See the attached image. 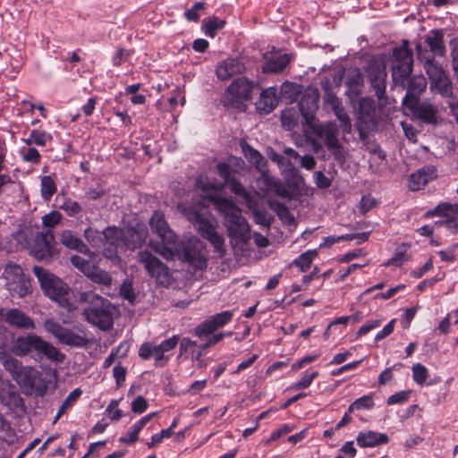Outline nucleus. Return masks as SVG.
<instances>
[{"mask_svg": "<svg viewBox=\"0 0 458 458\" xmlns=\"http://www.w3.org/2000/svg\"><path fill=\"white\" fill-rule=\"evenodd\" d=\"M84 235L86 239L94 245H98V242H101L102 237H104L103 231L99 232L98 230L93 228L86 229Z\"/></svg>", "mask_w": 458, "mask_h": 458, "instance_id": "60", "label": "nucleus"}, {"mask_svg": "<svg viewBox=\"0 0 458 458\" xmlns=\"http://www.w3.org/2000/svg\"><path fill=\"white\" fill-rule=\"evenodd\" d=\"M318 376V371H313L311 373H305L301 379L294 384L293 386V389H305L310 386L312 381Z\"/></svg>", "mask_w": 458, "mask_h": 458, "instance_id": "56", "label": "nucleus"}, {"mask_svg": "<svg viewBox=\"0 0 458 458\" xmlns=\"http://www.w3.org/2000/svg\"><path fill=\"white\" fill-rule=\"evenodd\" d=\"M246 158L253 164L258 169H261L265 165L263 156L253 148L247 146L243 148Z\"/></svg>", "mask_w": 458, "mask_h": 458, "instance_id": "44", "label": "nucleus"}, {"mask_svg": "<svg viewBox=\"0 0 458 458\" xmlns=\"http://www.w3.org/2000/svg\"><path fill=\"white\" fill-rule=\"evenodd\" d=\"M138 261L143 265L148 275L154 278L158 284L169 282V268L151 251L145 250L138 253Z\"/></svg>", "mask_w": 458, "mask_h": 458, "instance_id": "12", "label": "nucleus"}, {"mask_svg": "<svg viewBox=\"0 0 458 458\" xmlns=\"http://www.w3.org/2000/svg\"><path fill=\"white\" fill-rule=\"evenodd\" d=\"M358 122L366 124L367 128H374L377 123V110L372 98H362L357 106Z\"/></svg>", "mask_w": 458, "mask_h": 458, "instance_id": "22", "label": "nucleus"}, {"mask_svg": "<svg viewBox=\"0 0 458 458\" xmlns=\"http://www.w3.org/2000/svg\"><path fill=\"white\" fill-rule=\"evenodd\" d=\"M259 189L265 193H275L276 195L287 198L289 196L288 190L283 183L274 180L268 174L262 173L257 179Z\"/></svg>", "mask_w": 458, "mask_h": 458, "instance_id": "24", "label": "nucleus"}, {"mask_svg": "<svg viewBox=\"0 0 458 458\" xmlns=\"http://www.w3.org/2000/svg\"><path fill=\"white\" fill-rule=\"evenodd\" d=\"M11 351L20 356L36 351L55 361H61L64 358V354L56 348L35 335L18 337L12 345Z\"/></svg>", "mask_w": 458, "mask_h": 458, "instance_id": "9", "label": "nucleus"}, {"mask_svg": "<svg viewBox=\"0 0 458 458\" xmlns=\"http://www.w3.org/2000/svg\"><path fill=\"white\" fill-rule=\"evenodd\" d=\"M431 90H436L444 98H449L453 95V86L447 74L445 73L441 77L430 82Z\"/></svg>", "mask_w": 458, "mask_h": 458, "instance_id": "33", "label": "nucleus"}, {"mask_svg": "<svg viewBox=\"0 0 458 458\" xmlns=\"http://www.w3.org/2000/svg\"><path fill=\"white\" fill-rule=\"evenodd\" d=\"M437 169L435 166H424L411 174L408 186L411 191H419L428 182L437 178Z\"/></svg>", "mask_w": 458, "mask_h": 458, "instance_id": "23", "label": "nucleus"}, {"mask_svg": "<svg viewBox=\"0 0 458 458\" xmlns=\"http://www.w3.org/2000/svg\"><path fill=\"white\" fill-rule=\"evenodd\" d=\"M374 406V402L371 394L363 395L356 399L348 408V412H352L355 410L371 409Z\"/></svg>", "mask_w": 458, "mask_h": 458, "instance_id": "46", "label": "nucleus"}, {"mask_svg": "<svg viewBox=\"0 0 458 458\" xmlns=\"http://www.w3.org/2000/svg\"><path fill=\"white\" fill-rule=\"evenodd\" d=\"M81 394L82 391L80 388H75L74 390H72L59 407V411L64 413L75 403V402L79 399V397Z\"/></svg>", "mask_w": 458, "mask_h": 458, "instance_id": "49", "label": "nucleus"}, {"mask_svg": "<svg viewBox=\"0 0 458 458\" xmlns=\"http://www.w3.org/2000/svg\"><path fill=\"white\" fill-rule=\"evenodd\" d=\"M428 377V372L427 368L420 363H417L412 367V377L413 380L421 385L423 384Z\"/></svg>", "mask_w": 458, "mask_h": 458, "instance_id": "51", "label": "nucleus"}, {"mask_svg": "<svg viewBox=\"0 0 458 458\" xmlns=\"http://www.w3.org/2000/svg\"><path fill=\"white\" fill-rule=\"evenodd\" d=\"M119 294L124 300H127L131 304L134 303L136 295L131 282L125 281L123 283V284L120 287Z\"/></svg>", "mask_w": 458, "mask_h": 458, "instance_id": "52", "label": "nucleus"}, {"mask_svg": "<svg viewBox=\"0 0 458 458\" xmlns=\"http://www.w3.org/2000/svg\"><path fill=\"white\" fill-rule=\"evenodd\" d=\"M305 123L309 126L317 122L315 113L318 108V94L316 90L309 89L303 93L298 104Z\"/></svg>", "mask_w": 458, "mask_h": 458, "instance_id": "19", "label": "nucleus"}, {"mask_svg": "<svg viewBox=\"0 0 458 458\" xmlns=\"http://www.w3.org/2000/svg\"><path fill=\"white\" fill-rule=\"evenodd\" d=\"M104 239L115 247L135 250L146 242L148 230L143 226L118 229L106 227L103 230Z\"/></svg>", "mask_w": 458, "mask_h": 458, "instance_id": "7", "label": "nucleus"}, {"mask_svg": "<svg viewBox=\"0 0 458 458\" xmlns=\"http://www.w3.org/2000/svg\"><path fill=\"white\" fill-rule=\"evenodd\" d=\"M32 140L34 141V144L44 147L47 142L52 140V136L46 131L33 130Z\"/></svg>", "mask_w": 458, "mask_h": 458, "instance_id": "57", "label": "nucleus"}, {"mask_svg": "<svg viewBox=\"0 0 458 458\" xmlns=\"http://www.w3.org/2000/svg\"><path fill=\"white\" fill-rule=\"evenodd\" d=\"M415 119L428 125H437L439 123L438 109L427 100H417L405 106Z\"/></svg>", "mask_w": 458, "mask_h": 458, "instance_id": "14", "label": "nucleus"}, {"mask_svg": "<svg viewBox=\"0 0 458 458\" xmlns=\"http://www.w3.org/2000/svg\"><path fill=\"white\" fill-rule=\"evenodd\" d=\"M335 115L337 117L341 123V127L343 129L344 133L349 134L352 131V122L351 119L344 110V106L341 105L337 108L333 109Z\"/></svg>", "mask_w": 458, "mask_h": 458, "instance_id": "43", "label": "nucleus"}, {"mask_svg": "<svg viewBox=\"0 0 458 458\" xmlns=\"http://www.w3.org/2000/svg\"><path fill=\"white\" fill-rule=\"evenodd\" d=\"M412 66V51L409 47V41L403 40L400 47L394 48L391 61L394 83L406 89V95L403 99V106L420 100V95L427 88L425 77H411Z\"/></svg>", "mask_w": 458, "mask_h": 458, "instance_id": "2", "label": "nucleus"}, {"mask_svg": "<svg viewBox=\"0 0 458 458\" xmlns=\"http://www.w3.org/2000/svg\"><path fill=\"white\" fill-rule=\"evenodd\" d=\"M78 299L85 306L82 315L89 323L104 331L113 327L115 308L109 300L92 291L80 293Z\"/></svg>", "mask_w": 458, "mask_h": 458, "instance_id": "4", "label": "nucleus"}, {"mask_svg": "<svg viewBox=\"0 0 458 458\" xmlns=\"http://www.w3.org/2000/svg\"><path fill=\"white\" fill-rule=\"evenodd\" d=\"M33 272L47 295L57 301L61 307L68 311L72 310L73 305L69 300L68 287L61 280L38 266L33 267Z\"/></svg>", "mask_w": 458, "mask_h": 458, "instance_id": "8", "label": "nucleus"}, {"mask_svg": "<svg viewBox=\"0 0 458 458\" xmlns=\"http://www.w3.org/2000/svg\"><path fill=\"white\" fill-rule=\"evenodd\" d=\"M458 204L450 202H442L436 208L426 213V217H433L435 216H445V220L437 221V225H445L447 228L454 231L458 228Z\"/></svg>", "mask_w": 458, "mask_h": 458, "instance_id": "18", "label": "nucleus"}, {"mask_svg": "<svg viewBox=\"0 0 458 458\" xmlns=\"http://www.w3.org/2000/svg\"><path fill=\"white\" fill-rule=\"evenodd\" d=\"M317 256L316 250H308L302 254H301L297 259H295L290 266H296L300 268L301 272H306L312 263V260Z\"/></svg>", "mask_w": 458, "mask_h": 458, "instance_id": "41", "label": "nucleus"}, {"mask_svg": "<svg viewBox=\"0 0 458 458\" xmlns=\"http://www.w3.org/2000/svg\"><path fill=\"white\" fill-rule=\"evenodd\" d=\"M245 69L241 59L229 57L217 64L216 73L220 81H227L234 75L243 73Z\"/></svg>", "mask_w": 458, "mask_h": 458, "instance_id": "21", "label": "nucleus"}, {"mask_svg": "<svg viewBox=\"0 0 458 458\" xmlns=\"http://www.w3.org/2000/svg\"><path fill=\"white\" fill-rule=\"evenodd\" d=\"M225 25V21L220 20L216 16L208 20H204L202 23V28L207 36L214 38L216 31L221 30Z\"/></svg>", "mask_w": 458, "mask_h": 458, "instance_id": "42", "label": "nucleus"}, {"mask_svg": "<svg viewBox=\"0 0 458 458\" xmlns=\"http://www.w3.org/2000/svg\"><path fill=\"white\" fill-rule=\"evenodd\" d=\"M19 385L34 388L39 380V372L30 367H22L13 378Z\"/></svg>", "mask_w": 458, "mask_h": 458, "instance_id": "31", "label": "nucleus"}, {"mask_svg": "<svg viewBox=\"0 0 458 458\" xmlns=\"http://www.w3.org/2000/svg\"><path fill=\"white\" fill-rule=\"evenodd\" d=\"M0 360L3 363L4 369L12 375L13 378L16 377L23 367L20 360L10 356L4 352H0Z\"/></svg>", "mask_w": 458, "mask_h": 458, "instance_id": "35", "label": "nucleus"}, {"mask_svg": "<svg viewBox=\"0 0 458 458\" xmlns=\"http://www.w3.org/2000/svg\"><path fill=\"white\" fill-rule=\"evenodd\" d=\"M149 225L151 231L160 238L163 243V246L156 248V252L164 259L172 260L177 258L196 270L206 268L207 259L196 243L191 240H178L166 223L163 213L155 211L149 220Z\"/></svg>", "mask_w": 458, "mask_h": 458, "instance_id": "1", "label": "nucleus"}, {"mask_svg": "<svg viewBox=\"0 0 458 458\" xmlns=\"http://www.w3.org/2000/svg\"><path fill=\"white\" fill-rule=\"evenodd\" d=\"M24 161L38 164L40 161V154L35 148H29L22 152Z\"/></svg>", "mask_w": 458, "mask_h": 458, "instance_id": "64", "label": "nucleus"}, {"mask_svg": "<svg viewBox=\"0 0 458 458\" xmlns=\"http://www.w3.org/2000/svg\"><path fill=\"white\" fill-rule=\"evenodd\" d=\"M253 88V82L245 77L235 79L227 88L225 106L243 110L245 106L243 103L250 99Z\"/></svg>", "mask_w": 458, "mask_h": 458, "instance_id": "11", "label": "nucleus"}, {"mask_svg": "<svg viewBox=\"0 0 458 458\" xmlns=\"http://www.w3.org/2000/svg\"><path fill=\"white\" fill-rule=\"evenodd\" d=\"M141 428L135 423L131 430L127 433L126 437H123L120 438V441L125 444H133L135 443L139 437V433Z\"/></svg>", "mask_w": 458, "mask_h": 458, "instance_id": "63", "label": "nucleus"}, {"mask_svg": "<svg viewBox=\"0 0 458 458\" xmlns=\"http://www.w3.org/2000/svg\"><path fill=\"white\" fill-rule=\"evenodd\" d=\"M60 343L74 347H85L89 344V340L66 328Z\"/></svg>", "mask_w": 458, "mask_h": 458, "instance_id": "39", "label": "nucleus"}, {"mask_svg": "<svg viewBox=\"0 0 458 458\" xmlns=\"http://www.w3.org/2000/svg\"><path fill=\"white\" fill-rule=\"evenodd\" d=\"M309 127L311 132L322 141L338 163L344 164L346 161L347 150L338 140L339 126L335 122L318 123L317 121L309 125Z\"/></svg>", "mask_w": 458, "mask_h": 458, "instance_id": "6", "label": "nucleus"}, {"mask_svg": "<svg viewBox=\"0 0 458 458\" xmlns=\"http://www.w3.org/2000/svg\"><path fill=\"white\" fill-rule=\"evenodd\" d=\"M86 276L98 284L105 286H110L112 284V276L107 272L96 266L92 267V269L89 270V273H88Z\"/></svg>", "mask_w": 458, "mask_h": 458, "instance_id": "36", "label": "nucleus"}, {"mask_svg": "<svg viewBox=\"0 0 458 458\" xmlns=\"http://www.w3.org/2000/svg\"><path fill=\"white\" fill-rule=\"evenodd\" d=\"M71 263L77 268H79L85 276L89 273L94 266L90 261L86 260L84 258L73 255L71 257Z\"/></svg>", "mask_w": 458, "mask_h": 458, "instance_id": "48", "label": "nucleus"}, {"mask_svg": "<svg viewBox=\"0 0 458 458\" xmlns=\"http://www.w3.org/2000/svg\"><path fill=\"white\" fill-rule=\"evenodd\" d=\"M233 317V311L232 310H225L215 314L195 327V335L199 337L208 336L229 323Z\"/></svg>", "mask_w": 458, "mask_h": 458, "instance_id": "16", "label": "nucleus"}, {"mask_svg": "<svg viewBox=\"0 0 458 458\" xmlns=\"http://www.w3.org/2000/svg\"><path fill=\"white\" fill-rule=\"evenodd\" d=\"M265 63L262 65L264 72H280L290 63L291 57L287 54H273L265 55Z\"/></svg>", "mask_w": 458, "mask_h": 458, "instance_id": "27", "label": "nucleus"}, {"mask_svg": "<svg viewBox=\"0 0 458 458\" xmlns=\"http://www.w3.org/2000/svg\"><path fill=\"white\" fill-rule=\"evenodd\" d=\"M44 327L46 330L51 333L55 338L60 342L66 328L63 327L59 323L52 320L47 319L44 322Z\"/></svg>", "mask_w": 458, "mask_h": 458, "instance_id": "47", "label": "nucleus"}, {"mask_svg": "<svg viewBox=\"0 0 458 458\" xmlns=\"http://www.w3.org/2000/svg\"><path fill=\"white\" fill-rule=\"evenodd\" d=\"M301 91L302 88L301 85L285 81L281 85L280 96L286 102L293 103L298 98Z\"/></svg>", "mask_w": 458, "mask_h": 458, "instance_id": "34", "label": "nucleus"}, {"mask_svg": "<svg viewBox=\"0 0 458 458\" xmlns=\"http://www.w3.org/2000/svg\"><path fill=\"white\" fill-rule=\"evenodd\" d=\"M54 234L51 230L48 229L46 233L41 232L35 236L31 252L37 259L47 260L54 254Z\"/></svg>", "mask_w": 458, "mask_h": 458, "instance_id": "15", "label": "nucleus"}, {"mask_svg": "<svg viewBox=\"0 0 458 458\" xmlns=\"http://www.w3.org/2000/svg\"><path fill=\"white\" fill-rule=\"evenodd\" d=\"M3 276L5 279L7 290L13 297L22 298L31 292L30 278L23 273L19 265L7 264Z\"/></svg>", "mask_w": 458, "mask_h": 458, "instance_id": "10", "label": "nucleus"}, {"mask_svg": "<svg viewBox=\"0 0 458 458\" xmlns=\"http://www.w3.org/2000/svg\"><path fill=\"white\" fill-rule=\"evenodd\" d=\"M277 104L276 89L270 87L261 91L256 108L259 114H267L271 113Z\"/></svg>", "mask_w": 458, "mask_h": 458, "instance_id": "26", "label": "nucleus"}, {"mask_svg": "<svg viewBox=\"0 0 458 458\" xmlns=\"http://www.w3.org/2000/svg\"><path fill=\"white\" fill-rule=\"evenodd\" d=\"M195 185L202 191L208 195L216 194L220 192L224 184L217 182L215 179H209L208 176L201 174L197 180ZM206 200H227L226 199H216L212 196H206Z\"/></svg>", "mask_w": 458, "mask_h": 458, "instance_id": "28", "label": "nucleus"}, {"mask_svg": "<svg viewBox=\"0 0 458 458\" xmlns=\"http://www.w3.org/2000/svg\"><path fill=\"white\" fill-rule=\"evenodd\" d=\"M286 180L290 185L295 188H301L304 183L303 177L300 171L293 166L290 169Z\"/></svg>", "mask_w": 458, "mask_h": 458, "instance_id": "55", "label": "nucleus"}, {"mask_svg": "<svg viewBox=\"0 0 458 458\" xmlns=\"http://www.w3.org/2000/svg\"><path fill=\"white\" fill-rule=\"evenodd\" d=\"M205 9V4L197 2L194 5L185 11L184 16L189 21H197L199 19V12Z\"/></svg>", "mask_w": 458, "mask_h": 458, "instance_id": "54", "label": "nucleus"}, {"mask_svg": "<svg viewBox=\"0 0 458 458\" xmlns=\"http://www.w3.org/2000/svg\"><path fill=\"white\" fill-rule=\"evenodd\" d=\"M410 396V391H401L394 394L390 395L387 400L386 403L388 405H393L396 403H404L408 401Z\"/></svg>", "mask_w": 458, "mask_h": 458, "instance_id": "59", "label": "nucleus"}, {"mask_svg": "<svg viewBox=\"0 0 458 458\" xmlns=\"http://www.w3.org/2000/svg\"><path fill=\"white\" fill-rule=\"evenodd\" d=\"M363 82V77L360 71L358 68L351 69L348 72L346 78V85L349 87V90L352 93L358 94L359 88Z\"/></svg>", "mask_w": 458, "mask_h": 458, "instance_id": "40", "label": "nucleus"}, {"mask_svg": "<svg viewBox=\"0 0 458 458\" xmlns=\"http://www.w3.org/2000/svg\"><path fill=\"white\" fill-rule=\"evenodd\" d=\"M415 49L417 58L419 62L423 64L424 70L428 76L430 82L446 73L443 67L435 62V58H432V54L429 52L428 53L427 49L423 47L421 43H417Z\"/></svg>", "mask_w": 458, "mask_h": 458, "instance_id": "20", "label": "nucleus"}, {"mask_svg": "<svg viewBox=\"0 0 458 458\" xmlns=\"http://www.w3.org/2000/svg\"><path fill=\"white\" fill-rule=\"evenodd\" d=\"M254 220L257 224L268 228L272 223L273 217L266 211L255 208L253 210Z\"/></svg>", "mask_w": 458, "mask_h": 458, "instance_id": "53", "label": "nucleus"}, {"mask_svg": "<svg viewBox=\"0 0 458 458\" xmlns=\"http://www.w3.org/2000/svg\"><path fill=\"white\" fill-rule=\"evenodd\" d=\"M366 73L369 78L370 87L375 91V95L378 100H385L386 79L387 75L385 62L380 58H370L366 67Z\"/></svg>", "mask_w": 458, "mask_h": 458, "instance_id": "13", "label": "nucleus"}, {"mask_svg": "<svg viewBox=\"0 0 458 458\" xmlns=\"http://www.w3.org/2000/svg\"><path fill=\"white\" fill-rule=\"evenodd\" d=\"M119 401L112 400L107 406L106 411L109 414V417L112 420H119L122 416V411L118 409Z\"/></svg>", "mask_w": 458, "mask_h": 458, "instance_id": "61", "label": "nucleus"}, {"mask_svg": "<svg viewBox=\"0 0 458 458\" xmlns=\"http://www.w3.org/2000/svg\"><path fill=\"white\" fill-rule=\"evenodd\" d=\"M5 321L13 327L33 329L35 327L33 320L24 312L18 309H12L5 313Z\"/></svg>", "mask_w": 458, "mask_h": 458, "instance_id": "29", "label": "nucleus"}, {"mask_svg": "<svg viewBox=\"0 0 458 458\" xmlns=\"http://www.w3.org/2000/svg\"><path fill=\"white\" fill-rule=\"evenodd\" d=\"M129 346L127 344H121L115 350H112L110 354L106 358L103 363L104 368H109L116 359L117 355L125 356L128 352Z\"/></svg>", "mask_w": 458, "mask_h": 458, "instance_id": "50", "label": "nucleus"}, {"mask_svg": "<svg viewBox=\"0 0 458 458\" xmlns=\"http://www.w3.org/2000/svg\"><path fill=\"white\" fill-rule=\"evenodd\" d=\"M300 114L293 108H286L281 115L282 125L288 131L295 128L299 123Z\"/></svg>", "mask_w": 458, "mask_h": 458, "instance_id": "38", "label": "nucleus"}, {"mask_svg": "<svg viewBox=\"0 0 458 458\" xmlns=\"http://www.w3.org/2000/svg\"><path fill=\"white\" fill-rule=\"evenodd\" d=\"M357 444L360 447H373L388 442V437L386 434L368 431L360 433L357 436Z\"/></svg>", "mask_w": 458, "mask_h": 458, "instance_id": "30", "label": "nucleus"}, {"mask_svg": "<svg viewBox=\"0 0 458 458\" xmlns=\"http://www.w3.org/2000/svg\"><path fill=\"white\" fill-rule=\"evenodd\" d=\"M178 208L193 224L199 234L211 243L219 257H223L226 252L225 240L209 221L206 202H179Z\"/></svg>", "mask_w": 458, "mask_h": 458, "instance_id": "3", "label": "nucleus"}, {"mask_svg": "<svg viewBox=\"0 0 458 458\" xmlns=\"http://www.w3.org/2000/svg\"><path fill=\"white\" fill-rule=\"evenodd\" d=\"M56 191V186L51 176L46 175L41 178V195L43 199H49Z\"/></svg>", "mask_w": 458, "mask_h": 458, "instance_id": "45", "label": "nucleus"}, {"mask_svg": "<svg viewBox=\"0 0 458 458\" xmlns=\"http://www.w3.org/2000/svg\"><path fill=\"white\" fill-rule=\"evenodd\" d=\"M215 209L223 216L224 225L229 237L236 242H244L250 239V226L242 216V210L235 202H211Z\"/></svg>", "mask_w": 458, "mask_h": 458, "instance_id": "5", "label": "nucleus"}, {"mask_svg": "<svg viewBox=\"0 0 458 458\" xmlns=\"http://www.w3.org/2000/svg\"><path fill=\"white\" fill-rule=\"evenodd\" d=\"M60 241L62 244L69 249L76 250L84 254H90V250L88 246L71 231L63 232Z\"/></svg>", "mask_w": 458, "mask_h": 458, "instance_id": "32", "label": "nucleus"}, {"mask_svg": "<svg viewBox=\"0 0 458 458\" xmlns=\"http://www.w3.org/2000/svg\"><path fill=\"white\" fill-rule=\"evenodd\" d=\"M148 407V401L141 395H138L131 403V411L137 414L143 413Z\"/></svg>", "mask_w": 458, "mask_h": 458, "instance_id": "58", "label": "nucleus"}, {"mask_svg": "<svg viewBox=\"0 0 458 458\" xmlns=\"http://www.w3.org/2000/svg\"><path fill=\"white\" fill-rule=\"evenodd\" d=\"M271 209L275 210L281 219L286 225H292L295 224L294 216L289 209L284 205V202H268Z\"/></svg>", "mask_w": 458, "mask_h": 458, "instance_id": "37", "label": "nucleus"}, {"mask_svg": "<svg viewBox=\"0 0 458 458\" xmlns=\"http://www.w3.org/2000/svg\"><path fill=\"white\" fill-rule=\"evenodd\" d=\"M152 356L155 358L156 366H164L169 360V356H166L164 351H161L159 345H153Z\"/></svg>", "mask_w": 458, "mask_h": 458, "instance_id": "62", "label": "nucleus"}, {"mask_svg": "<svg viewBox=\"0 0 458 458\" xmlns=\"http://www.w3.org/2000/svg\"><path fill=\"white\" fill-rule=\"evenodd\" d=\"M425 44L424 47L428 53L432 54V58H435V55H444L445 47L444 44V34L441 30H431L425 38Z\"/></svg>", "mask_w": 458, "mask_h": 458, "instance_id": "25", "label": "nucleus"}, {"mask_svg": "<svg viewBox=\"0 0 458 458\" xmlns=\"http://www.w3.org/2000/svg\"><path fill=\"white\" fill-rule=\"evenodd\" d=\"M216 170L220 177L225 181L230 191L235 195L242 197L244 200H251L250 191H248L240 182L233 175V169L230 165L225 162H219L216 165Z\"/></svg>", "mask_w": 458, "mask_h": 458, "instance_id": "17", "label": "nucleus"}]
</instances>
